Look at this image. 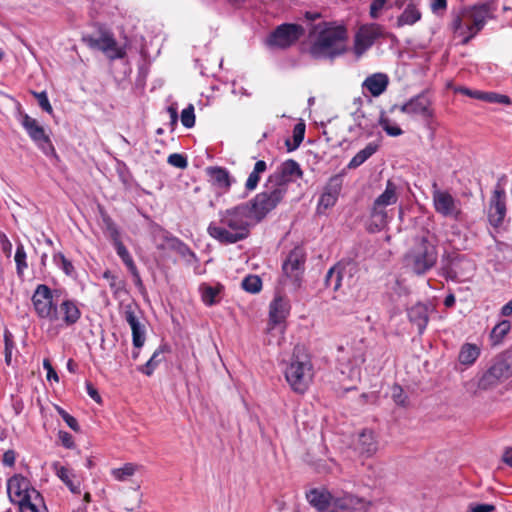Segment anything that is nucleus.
Wrapping results in <instances>:
<instances>
[{"mask_svg":"<svg viewBox=\"0 0 512 512\" xmlns=\"http://www.w3.org/2000/svg\"><path fill=\"white\" fill-rule=\"evenodd\" d=\"M495 10V5L489 1L453 8L450 12L449 28L455 36L461 38L460 44L466 46L484 29L489 20L495 18Z\"/></svg>","mask_w":512,"mask_h":512,"instance_id":"f257e3e1","label":"nucleus"},{"mask_svg":"<svg viewBox=\"0 0 512 512\" xmlns=\"http://www.w3.org/2000/svg\"><path fill=\"white\" fill-rule=\"evenodd\" d=\"M248 209L239 204L219 212V220L212 221L207 228L210 237L221 244L229 245L246 239L253 225Z\"/></svg>","mask_w":512,"mask_h":512,"instance_id":"f03ea898","label":"nucleus"},{"mask_svg":"<svg viewBox=\"0 0 512 512\" xmlns=\"http://www.w3.org/2000/svg\"><path fill=\"white\" fill-rule=\"evenodd\" d=\"M317 36L309 47L313 59H329L344 55L347 52L348 29L343 24L322 22L314 27Z\"/></svg>","mask_w":512,"mask_h":512,"instance_id":"7ed1b4c3","label":"nucleus"},{"mask_svg":"<svg viewBox=\"0 0 512 512\" xmlns=\"http://www.w3.org/2000/svg\"><path fill=\"white\" fill-rule=\"evenodd\" d=\"M284 376L291 390L297 394H304L310 387L314 371L310 355L304 347L296 346L288 365L284 370Z\"/></svg>","mask_w":512,"mask_h":512,"instance_id":"20e7f679","label":"nucleus"},{"mask_svg":"<svg viewBox=\"0 0 512 512\" xmlns=\"http://www.w3.org/2000/svg\"><path fill=\"white\" fill-rule=\"evenodd\" d=\"M286 196L284 188H276L266 181L264 190L256 194L248 202L242 203L253 224L260 223L272 212Z\"/></svg>","mask_w":512,"mask_h":512,"instance_id":"39448f33","label":"nucleus"},{"mask_svg":"<svg viewBox=\"0 0 512 512\" xmlns=\"http://www.w3.org/2000/svg\"><path fill=\"white\" fill-rule=\"evenodd\" d=\"M407 265L417 275H423L431 270L438 259L437 246L427 236L417 240L414 247L405 256Z\"/></svg>","mask_w":512,"mask_h":512,"instance_id":"423d86ee","label":"nucleus"},{"mask_svg":"<svg viewBox=\"0 0 512 512\" xmlns=\"http://www.w3.org/2000/svg\"><path fill=\"white\" fill-rule=\"evenodd\" d=\"M441 264L442 276L454 282L469 280L476 270L474 262L458 252L443 255Z\"/></svg>","mask_w":512,"mask_h":512,"instance_id":"0eeeda50","label":"nucleus"},{"mask_svg":"<svg viewBox=\"0 0 512 512\" xmlns=\"http://www.w3.org/2000/svg\"><path fill=\"white\" fill-rule=\"evenodd\" d=\"M20 123L30 139L46 156L59 159L49 135L36 119L26 113H21Z\"/></svg>","mask_w":512,"mask_h":512,"instance_id":"6e6552de","label":"nucleus"},{"mask_svg":"<svg viewBox=\"0 0 512 512\" xmlns=\"http://www.w3.org/2000/svg\"><path fill=\"white\" fill-rule=\"evenodd\" d=\"M432 202L437 214L459 220L462 215L460 200L456 199L449 191L441 190L436 182L432 185Z\"/></svg>","mask_w":512,"mask_h":512,"instance_id":"1a4fd4ad","label":"nucleus"},{"mask_svg":"<svg viewBox=\"0 0 512 512\" xmlns=\"http://www.w3.org/2000/svg\"><path fill=\"white\" fill-rule=\"evenodd\" d=\"M32 304L37 316L50 322L59 321L57 305L53 302L51 289L45 284H39L32 296Z\"/></svg>","mask_w":512,"mask_h":512,"instance_id":"9d476101","label":"nucleus"},{"mask_svg":"<svg viewBox=\"0 0 512 512\" xmlns=\"http://www.w3.org/2000/svg\"><path fill=\"white\" fill-rule=\"evenodd\" d=\"M305 33L303 26L294 23H284L277 26L266 38L269 47L285 49L297 42Z\"/></svg>","mask_w":512,"mask_h":512,"instance_id":"9b49d317","label":"nucleus"},{"mask_svg":"<svg viewBox=\"0 0 512 512\" xmlns=\"http://www.w3.org/2000/svg\"><path fill=\"white\" fill-rule=\"evenodd\" d=\"M306 254L300 247H295L289 252L282 264L284 276L290 281L294 289L301 286L305 270Z\"/></svg>","mask_w":512,"mask_h":512,"instance_id":"f8f14e48","label":"nucleus"},{"mask_svg":"<svg viewBox=\"0 0 512 512\" xmlns=\"http://www.w3.org/2000/svg\"><path fill=\"white\" fill-rule=\"evenodd\" d=\"M382 36L383 28L381 25L377 23L361 25L354 36L353 52L356 57H361Z\"/></svg>","mask_w":512,"mask_h":512,"instance_id":"ddd939ff","label":"nucleus"},{"mask_svg":"<svg viewBox=\"0 0 512 512\" xmlns=\"http://www.w3.org/2000/svg\"><path fill=\"white\" fill-rule=\"evenodd\" d=\"M302 176L303 171L298 162L293 159H288L278 167L277 171L268 177L267 181L275 185L276 188L283 187L285 194H287L288 184L302 178Z\"/></svg>","mask_w":512,"mask_h":512,"instance_id":"4468645a","label":"nucleus"},{"mask_svg":"<svg viewBox=\"0 0 512 512\" xmlns=\"http://www.w3.org/2000/svg\"><path fill=\"white\" fill-rule=\"evenodd\" d=\"M33 492L40 493L32 487L28 478L15 474L7 481V494L11 503L20 505L32 498Z\"/></svg>","mask_w":512,"mask_h":512,"instance_id":"2eb2a0df","label":"nucleus"},{"mask_svg":"<svg viewBox=\"0 0 512 512\" xmlns=\"http://www.w3.org/2000/svg\"><path fill=\"white\" fill-rule=\"evenodd\" d=\"M399 110L410 116H419L424 120H430L434 116L432 100L427 92L412 97L399 107Z\"/></svg>","mask_w":512,"mask_h":512,"instance_id":"dca6fc26","label":"nucleus"},{"mask_svg":"<svg viewBox=\"0 0 512 512\" xmlns=\"http://www.w3.org/2000/svg\"><path fill=\"white\" fill-rule=\"evenodd\" d=\"M83 40L89 47L99 49L106 53L111 60L122 59L126 55L125 50L117 46L116 40L110 33H102L99 38L87 36L84 37Z\"/></svg>","mask_w":512,"mask_h":512,"instance_id":"f3484780","label":"nucleus"},{"mask_svg":"<svg viewBox=\"0 0 512 512\" xmlns=\"http://www.w3.org/2000/svg\"><path fill=\"white\" fill-rule=\"evenodd\" d=\"M342 186L343 175L336 174L329 178L318 201L319 212L327 210L336 204L341 193Z\"/></svg>","mask_w":512,"mask_h":512,"instance_id":"a211bd4d","label":"nucleus"},{"mask_svg":"<svg viewBox=\"0 0 512 512\" xmlns=\"http://www.w3.org/2000/svg\"><path fill=\"white\" fill-rule=\"evenodd\" d=\"M506 194L503 189L494 190L489 203L488 220L489 223L498 228L503 224L506 216Z\"/></svg>","mask_w":512,"mask_h":512,"instance_id":"6ab92c4d","label":"nucleus"},{"mask_svg":"<svg viewBox=\"0 0 512 512\" xmlns=\"http://www.w3.org/2000/svg\"><path fill=\"white\" fill-rule=\"evenodd\" d=\"M290 305L282 296H277L269 305V328L272 329L276 325L285 321L289 315Z\"/></svg>","mask_w":512,"mask_h":512,"instance_id":"aec40b11","label":"nucleus"},{"mask_svg":"<svg viewBox=\"0 0 512 512\" xmlns=\"http://www.w3.org/2000/svg\"><path fill=\"white\" fill-rule=\"evenodd\" d=\"M59 316L64 326L75 325L81 318V310L75 300L65 299L59 305Z\"/></svg>","mask_w":512,"mask_h":512,"instance_id":"412c9836","label":"nucleus"},{"mask_svg":"<svg viewBox=\"0 0 512 512\" xmlns=\"http://www.w3.org/2000/svg\"><path fill=\"white\" fill-rule=\"evenodd\" d=\"M422 19V12L419 4L415 0H409L404 7L402 13L396 19V26L402 28L404 26H413Z\"/></svg>","mask_w":512,"mask_h":512,"instance_id":"4be33fe9","label":"nucleus"},{"mask_svg":"<svg viewBox=\"0 0 512 512\" xmlns=\"http://www.w3.org/2000/svg\"><path fill=\"white\" fill-rule=\"evenodd\" d=\"M388 84L389 78L386 74L374 73L363 81L362 87L366 89L373 97H378L386 91Z\"/></svg>","mask_w":512,"mask_h":512,"instance_id":"5701e85b","label":"nucleus"},{"mask_svg":"<svg viewBox=\"0 0 512 512\" xmlns=\"http://www.w3.org/2000/svg\"><path fill=\"white\" fill-rule=\"evenodd\" d=\"M55 474L61 479V481L69 488L73 494H80L81 487L80 481L76 478L72 470L67 467L61 466L59 462H55L52 465Z\"/></svg>","mask_w":512,"mask_h":512,"instance_id":"b1692460","label":"nucleus"},{"mask_svg":"<svg viewBox=\"0 0 512 512\" xmlns=\"http://www.w3.org/2000/svg\"><path fill=\"white\" fill-rule=\"evenodd\" d=\"M207 174L209 175L213 185L217 188L227 192L234 179L230 176L229 171L223 167H209L207 168Z\"/></svg>","mask_w":512,"mask_h":512,"instance_id":"393cba45","label":"nucleus"},{"mask_svg":"<svg viewBox=\"0 0 512 512\" xmlns=\"http://www.w3.org/2000/svg\"><path fill=\"white\" fill-rule=\"evenodd\" d=\"M308 502L319 511H327L333 500L332 495L324 489H311L306 494Z\"/></svg>","mask_w":512,"mask_h":512,"instance_id":"a878e982","label":"nucleus"},{"mask_svg":"<svg viewBox=\"0 0 512 512\" xmlns=\"http://www.w3.org/2000/svg\"><path fill=\"white\" fill-rule=\"evenodd\" d=\"M408 318L417 326L419 334H422L428 324V307L424 304H416L408 310Z\"/></svg>","mask_w":512,"mask_h":512,"instance_id":"bb28decb","label":"nucleus"},{"mask_svg":"<svg viewBox=\"0 0 512 512\" xmlns=\"http://www.w3.org/2000/svg\"><path fill=\"white\" fill-rule=\"evenodd\" d=\"M348 264L337 263L331 267L325 277V285L333 291L340 289L343 275L347 273Z\"/></svg>","mask_w":512,"mask_h":512,"instance_id":"cd10ccee","label":"nucleus"},{"mask_svg":"<svg viewBox=\"0 0 512 512\" xmlns=\"http://www.w3.org/2000/svg\"><path fill=\"white\" fill-rule=\"evenodd\" d=\"M386 206H377V203H373L370 213L369 231L376 232L382 230L388 223V215Z\"/></svg>","mask_w":512,"mask_h":512,"instance_id":"c85d7f7f","label":"nucleus"},{"mask_svg":"<svg viewBox=\"0 0 512 512\" xmlns=\"http://www.w3.org/2000/svg\"><path fill=\"white\" fill-rule=\"evenodd\" d=\"M357 448L361 454L372 456L378 449L374 433L370 430L360 433Z\"/></svg>","mask_w":512,"mask_h":512,"instance_id":"c756f323","label":"nucleus"},{"mask_svg":"<svg viewBox=\"0 0 512 512\" xmlns=\"http://www.w3.org/2000/svg\"><path fill=\"white\" fill-rule=\"evenodd\" d=\"M224 289L223 285L217 284L215 286H211L209 284L203 283L199 286V291L201 294V299L206 306H213L219 303L220 298L219 295Z\"/></svg>","mask_w":512,"mask_h":512,"instance_id":"7c9ffc66","label":"nucleus"},{"mask_svg":"<svg viewBox=\"0 0 512 512\" xmlns=\"http://www.w3.org/2000/svg\"><path fill=\"white\" fill-rule=\"evenodd\" d=\"M480 347L472 343H464L459 351L458 360L462 365L471 366L480 356Z\"/></svg>","mask_w":512,"mask_h":512,"instance_id":"2f4dec72","label":"nucleus"},{"mask_svg":"<svg viewBox=\"0 0 512 512\" xmlns=\"http://www.w3.org/2000/svg\"><path fill=\"white\" fill-rule=\"evenodd\" d=\"M167 346L161 345L159 346L150 357V359L142 366L139 367V371L147 376H151L154 370L159 366V364L164 360V353L167 352Z\"/></svg>","mask_w":512,"mask_h":512,"instance_id":"473e14b6","label":"nucleus"},{"mask_svg":"<svg viewBox=\"0 0 512 512\" xmlns=\"http://www.w3.org/2000/svg\"><path fill=\"white\" fill-rule=\"evenodd\" d=\"M267 168V163L264 160H258L255 163L253 170L245 182V189L248 192H252L258 187L261 176L267 171Z\"/></svg>","mask_w":512,"mask_h":512,"instance_id":"72a5a7b5","label":"nucleus"},{"mask_svg":"<svg viewBox=\"0 0 512 512\" xmlns=\"http://www.w3.org/2000/svg\"><path fill=\"white\" fill-rule=\"evenodd\" d=\"M379 145L373 142H370L366 145V147L359 152L350 160L348 163L349 169L358 168L362 165L367 159H369L374 153L377 152Z\"/></svg>","mask_w":512,"mask_h":512,"instance_id":"f704fd0d","label":"nucleus"},{"mask_svg":"<svg viewBox=\"0 0 512 512\" xmlns=\"http://www.w3.org/2000/svg\"><path fill=\"white\" fill-rule=\"evenodd\" d=\"M398 195H397V187L396 185L388 180L386 184V188L382 194H380L376 199L375 203H377V206H389L393 205L397 202Z\"/></svg>","mask_w":512,"mask_h":512,"instance_id":"c9c22d12","label":"nucleus"},{"mask_svg":"<svg viewBox=\"0 0 512 512\" xmlns=\"http://www.w3.org/2000/svg\"><path fill=\"white\" fill-rule=\"evenodd\" d=\"M19 512H48L40 493L33 492L29 501L18 505Z\"/></svg>","mask_w":512,"mask_h":512,"instance_id":"e433bc0d","label":"nucleus"},{"mask_svg":"<svg viewBox=\"0 0 512 512\" xmlns=\"http://www.w3.org/2000/svg\"><path fill=\"white\" fill-rule=\"evenodd\" d=\"M138 470V465L128 462L125 463L120 468H113L110 471L111 476L119 482L129 481L131 477H133Z\"/></svg>","mask_w":512,"mask_h":512,"instance_id":"4c0bfd02","label":"nucleus"},{"mask_svg":"<svg viewBox=\"0 0 512 512\" xmlns=\"http://www.w3.org/2000/svg\"><path fill=\"white\" fill-rule=\"evenodd\" d=\"M103 278L106 279L109 283V287L113 293L114 297H119L122 293H125V286L126 283L123 279H121L119 276L114 274L110 270H106L103 273Z\"/></svg>","mask_w":512,"mask_h":512,"instance_id":"58836bf2","label":"nucleus"},{"mask_svg":"<svg viewBox=\"0 0 512 512\" xmlns=\"http://www.w3.org/2000/svg\"><path fill=\"white\" fill-rule=\"evenodd\" d=\"M511 329L510 321L502 320L497 325H495L490 333V340L492 345H499L505 336L509 333Z\"/></svg>","mask_w":512,"mask_h":512,"instance_id":"ea45409f","label":"nucleus"},{"mask_svg":"<svg viewBox=\"0 0 512 512\" xmlns=\"http://www.w3.org/2000/svg\"><path fill=\"white\" fill-rule=\"evenodd\" d=\"M305 128L303 122H299L294 126L292 135L293 141L291 142L289 139L285 141L288 151L296 150L300 146L305 136Z\"/></svg>","mask_w":512,"mask_h":512,"instance_id":"a19ab883","label":"nucleus"},{"mask_svg":"<svg viewBox=\"0 0 512 512\" xmlns=\"http://www.w3.org/2000/svg\"><path fill=\"white\" fill-rule=\"evenodd\" d=\"M27 255L24 249V246L22 243H18L14 260L16 263V272L18 276H22L24 274V271L27 269Z\"/></svg>","mask_w":512,"mask_h":512,"instance_id":"79ce46f5","label":"nucleus"},{"mask_svg":"<svg viewBox=\"0 0 512 512\" xmlns=\"http://www.w3.org/2000/svg\"><path fill=\"white\" fill-rule=\"evenodd\" d=\"M241 286L246 292L259 293L262 289V280L258 275H248L243 279Z\"/></svg>","mask_w":512,"mask_h":512,"instance_id":"37998d69","label":"nucleus"},{"mask_svg":"<svg viewBox=\"0 0 512 512\" xmlns=\"http://www.w3.org/2000/svg\"><path fill=\"white\" fill-rule=\"evenodd\" d=\"M115 247H116V252H117L118 256L121 258L123 263L127 266L128 270L129 271L135 270L137 267L133 261L132 256L130 255L129 251L125 247V245L121 241L117 240L115 242Z\"/></svg>","mask_w":512,"mask_h":512,"instance_id":"c03bdc74","label":"nucleus"},{"mask_svg":"<svg viewBox=\"0 0 512 512\" xmlns=\"http://www.w3.org/2000/svg\"><path fill=\"white\" fill-rule=\"evenodd\" d=\"M53 261L57 266H59L63 270V272L66 275L72 276L75 273V269L72 262L68 260L63 253H55L53 255Z\"/></svg>","mask_w":512,"mask_h":512,"instance_id":"a18cd8bd","label":"nucleus"},{"mask_svg":"<svg viewBox=\"0 0 512 512\" xmlns=\"http://www.w3.org/2000/svg\"><path fill=\"white\" fill-rule=\"evenodd\" d=\"M132 330V342L134 347L140 348L144 345L145 342V328L139 322L130 327Z\"/></svg>","mask_w":512,"mask_h":512,"instance_id":"49530a36","label":"nucleus"},{"mask_svg":"<svg viewBox=\"0 0 512 512\" xmlns=\"http://www.w3.org/2000/svg\"><path fill=\"white\" fill-rule=\"evenodd\" d=\"M379 125L389 136H400L403 130L397 125H391L389 119L385 116L384 112L381 113L379 118Z\"/></svg>","mask_w":512,"mask_h":512,"instance_id":"de8ad7c7","label":"nucleus"},{"mask_svg":"<svg viewBox=\"0 0 512 512\" xmlns=\"http://www.w3.org/2000/svg\"><path fill=\"white\" fill-rule=\"evenodd\" d=\"M4 344L5 363L9 366L11 364L12 351L15 347V343L12 334L8 330L4 333Z\"/></svg>","mask_w":512,"mask_h":512,"instance_id":"09e8293b","label":"nucleus"},{"mask_svg":"<svg viewBox=\"0 0 512 512\" xmlns=\"http://www.w3.org/2000/svg\"><path fill=\"white\" fill-rule=\"evenodd\" d=\"M57 413L61 416L63 421L68 425L69 428H71L75 432L80 431V426L78 424V421L75 417L70 415L67 411H65L62 407L56 406Z\"/></svg>","mask_w":512,"mask_h":512,"instance_id":"8fccbe9b","label":"nucleus"},{"mask_svg":"<svg viewBox=\"0 0 512 512\" xmlns=\"http://www.w3.org/2000/svg\"><path fill=\"white\" fill-rule=\"evenodd\" d=\"M181 123L186 128H192L195 124L194 107L190 104L181 112Z\"/></svg>","mask_w":512,"mask_h":512,"instance_id":"3c124183","label":"nucleus"},{"mask_svg":"<svg viewBox=\"0 0 512 512\" xmlns=\"http://www.w3.org/2000/svg\"><path fill=\"white\" fill-rule=\"evenodd\" d=\"M31 93L37 99L38 105L41 107V109L43 111L47 112L48 114L53 113V108L50 104L48 95L45 91H42V92L32 91Z\"/></svg>","mask_w":512,"mask_h":512,"instance_id":"603ef678","label":"nucleus"},{"mask_svg":"<svg viewBox=\"0 0 512 512\" xmlns=\"http://www.w3.org/2000/svg\"><path fill=\"white\" fill-rule=\"evenodd\" d=\"M480 97H482V100H485L489 103H500V104H505V105L511 104V99L507 95L490 92V93H486V94H481Z\"/></svg>","mask_w":512,"mask_h":512,"instance_id":"864d4df0","label":"nucleus"},{"mask_svg":"<svg viewBox=\"0 0 512 512\" xmlns=\"http://www.w3.org/2000/svg\"><path fill=\"white\" fill-rule=\"evenodd\" d=\"M167 162L176 168L185 169L188 166V161L186 156L179 153H173L168 156Z\"/></svg>","mask_w":512,"mask_h":512,"instance_id":"5fc2aeb1","label":"nucleus"},{"mask_svg":"<svg viewBox=\"0 0 512 512\" xmlns=\"http://www.w3.org/2000/svg\"><path fill=\"white\" fill-rule=\"evenodd\" d=\"M136 310V305L128 304L125 306L124 319L129 324L130 327L140 322L136 315Z\"/></svg>","mask_w":512,"mask_h":512,"instance_id":"6e6d98bb","label":"nucleus"},{"mask_svg":"<svg viewBox=\"0 0 512 512\" xmlns=\"http://www.w3.org/2000/svg\"><path fill=\"white\" fill-rule=\"evenodd\" d=\"M386 2L387 0H372L369 11L372 19H377L379 17L380 11L383 9Z\"/></svg>","mask_w":512,"mask_h":512,"instance_id":"4d7b16f0","label":"nucleus"},{"mask_svg":"<svg viewBox=\"0 0 512 512\" xmlns=\"http://www.w3.org/2000/svg\"><path fill=\"white\" fill-rule=\"evenodd\" d=\"M59 440L61 444L67 449H73L75 447L73 436L66 431H59Z\"/></svg>","mask_w":512,"mask_h":512,"instance_id":"13d9d810","label":"nucleus"},{"mask_svg":"<svg viewBox=\"0 0 512 512\" xmlns=\"http://www.w3.org/2000/svg\"><path fill=\"white\" fill-rule=\"evenodd\" d=\"M447 0H431L430 9L434 14H443L447 10Z\"/></svg>","mask_w":512,"mask_h":512,"instance_id":"bf43d9fd","label":"nucleus"},{"mask_svg":"<svg viewBox=\"0 0 512 512\" xmlns=\"http://www.w3.org/2000/svg\"><path fill=\"white\" fill-rule=\"evenodd\" d=\"M43 367H44V369L47 372V380L48 381H51V380H54L56 382L59 381L58 374L55 371V369L53 368V366H52V364H51L49 359H44L43 360Z\"/></svg>","mask_w":512,"mask_h":512,"instance_id":"052dcab7","label":"nucleus"},{"mask_svg":"<svg viewBox=\"0 0 512 512\" xmlns=\"http://www.w3.org/2000/svg\"><path fill=\"white\" fill-rule=\"evenodd\" d=\"M393 399L398 405L404 406L406 402V396L403 393L401 386L395 385L393 387Z\"/></svg>","mask_w":512,"mask_h":512,"instance_id":"680f3d73","label":"nucleus"},{"mask_svg":"<svg viewBox=\"0 0 512 512\" xmlns=\"http://www.w3.org/2000/svg\"><path fill=\"white\" fill-rule=\"evenodd\" d=\"M0 244L2 246L3 253L7 257H10L12 251V243L10 242L6 234L3 232H0Z\"/></svg>","mask_w":512,"mask_h":512,"instance_id":"e2e57ef3","label":"nucleus"},{"mask_svg":"<svg viewBox=\"0 0 512 512\" xmlns=\"http://www.w3.org/2000/svg\"><path fill=\"white\" fill-rule=\"evenodd\" d=\"M470 512H493L496 507L493 504H470Z\"/></svg>","mask_w":512,"mask_h":512,"instance_id":"0e129e2a","label":"nucleus"},{"mask_svg":"<svg viewBox=\"0 0 512 512\" xmlns=\"http://www.w3.org/2000/svg\"><path fill=\"white\" fill-rule=\"evenodd\" d=\"M15 460H16V453L14 450L9 449L4 452L3 459H2L4 465L12 467L15 464Z\"/></svg>","mask_w":512,"mask_h":512,"instance_id":"69168bd1","label":"nucleus"},{"mask_svg":"<svg viewBox=\"0 0 512 512\" xmlns=\"http://www.w3.org/2000/svg\"><path fill=\"white\" fill-rule=\"evenodd\" d=\"M86 390L88 395L97 403H101L102 399L98 390L93 386L91 382H86Z\"/></svg>","mask_w":512,"mask_h":512,"instance_id":"338daca9","label":"nucleus"},{"mask_svg":"<svg viewBox=\"0 0 512 512\" xmlns=\"http://www.w3.org/2000/svg\"><path fill=\"white\" fill-rule=\"evenodd\" d=\"M104 224L106 225V228L111 232V234L115 237L118 236V230L116 228L115 223L108 215H103L102 217Z\"/></svg>","mask_w":512,"mask_h":512,"instance_id":"774afa93","label":"nucleus"}]
</instances>
